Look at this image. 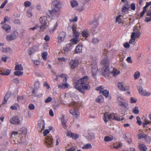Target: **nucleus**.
Segmentation results:
<instances>
[{"instance_id":"a211bd4d","label":"nucleus","mask_w":151,"mask_h":151,"mask_svg":"<svg viewBox=\"0 0 151 151\" xmlns=\"http://www.w3.org/2000/svg\"><path fill=\"white\" fill-rule=\"evenodd\" d=\"M124 99L120 96H118L117 97V102L120 106H126L127 104L125 103L124 101Z\"/></svg>"},{"instance_id":"4d7b16f0","label":"nucleus","mask_w":151,"mask_h":151,"mask_svg":"<svg viewBox=\"0 0 151 151\" xmlns=\"http://www.w3.org/2000/svg\"><path fill=\"white\" fill-rule=\"evenodd\" d=\"M43 86L45 87L47 89H49L50 88V86L48 84L47 81H45L44 82Z\"/></svg>"},{"instance_id":"cd10ccee","label":"nucleus","mask_w":151,"mask_h":151,"mask_svg":"<svg viewBox=\"0 0 151 151\" xmlns=\"http://www.w3.org/2000/svg\"><path fill=\"white\" fill-rule=\"evenodd\" d=\"M47 17L45 16H43L41 17L39 19V20L41 23V24H47Z\"/></svg>"},{"instance_id":"bb28decb","label":"nucleus","mask_w":151,"mask_h":151,"mask_svg":"<svg viewBox=\"0 0 151 151\" xmlns=\"http://www.w3.org/2000/svg\"><path fill=\"white\" fill-rule=\"evenodd\" d=\"M45 126V122L43 121H41L38 124V128L39 131L42 132Z\"/></svg>"},{"instance_id":"39448f33","label":"nucleus","mask_w":151,"mask_h":151,"mask_svg":"<svg viewBox=\"0 0 151 151\" xmlns=\"http://www.w3.org/2000/svg\"><path fill=\"white\" fill-rule=\"evenodd\" d=\"M76 25L75 24L73 25L72 27V29L73 34V36L75 37L72 39L70 41L73 42L75 44H77L79 41L78 38L79 36V33L76 31Z\"/></svg>"},{"instance_id":"f03ea898","label":"nucleus","mask_w":151,"mask_h":151,"mask_svg":"<svg viewBox=\"0 0 151 151\" xmlns=\"http://www.w3.org/2000/svg\"><path fill=\"white\" fill-rule=\"evenodd\" d=\"M74 96H75L72 97L73 101L69 105L70 106L74 107V109H70V113L77 117L79 116L80 113L77 109L81 106V103L80 102L75 101L74 99L76 98V100H77L78 97L77 95H74Z\"/></svg>"},{"instance_id":"a19ab883","label":"nucleus","mask_w":151,"mask_h":151,"mask_svg":"<svg viewBox=\"0 0 151 151\" xmlns=\"http://www.w3.org/2000/svg\"><path fill=\"white\" fill-rule=\"evenodd\" d=\"M113 139V137L112 136H105L104 138V140L105 142H109L112 141Z\"/></svg>"},{"instance_id":"b1692460","label":"nucleus","mask_w":151,"mask_h":151,"mask_svg":"<svg viewBox=\"0 0 151 151\" xmlns=\"http://www.w3.org/2000/svg\"><path fill=\"white\" fill-rule=\"evenodd\" d=\"M138 148L141 151H146L147 150V148L145 145L142 143L139 144Z\"/></svg>"},{"instance_id":"09e8293b","label":"nucleus","mask_w":151,"mask_h":151,"mask_svg":"<svg viewBox=\"0 0 151 151\" xmlns=\"http://www.w3.org/2000/svg\"><path fill=\"white\" fill-rule=\"evenodd\" d=\"M23 74V72L19 71H16L14 72V75L17 76H20L22 75Z\"/></svg>"},{"instance_id":"0eeeda50","label":"nucleus","mask_w":151,"mask_h":151,"mask_svg":"<svg viewBox=\"0 0 151 151\" xmlns=\"http://www.w3.org/2000/svg\"><path fill=\"white\" fill-rule=\"evenodd\" d=\"M18 33L16 31H14L9 35H7L6 39L8 41H10L16 39L18 36Z\"/></svg>"},{"instance_id":"a18cd8bd","label":"nucleus","mask_w":151,"mask_h":151,"mask_svg":"<svg viewBox=\"0 0 151 151\" xmlns=\"http://www.w3.org/2000/svg\"><path fill=\"white\" fill-rule=\"evenodd\" d=\"M134 34H133L132 35H131V39L129 40V44H132L135 41L136 39L134 38L133 37L134 35Z\"/></svg>"},{"instance_id":"f8f14e48","label":"nucleus","mask_w":151,"mask_h":151,"mask_svg":"<svg viewBox=\"0 0 151 151\" xmlns=\"http://www.w3.org/2000/svg\"><path fill=\"white\" fill-rule=\"evenodd\" d=\"M113 114H109L108 112L104 113L103 117V120L105 123H107L108 120L112 119Z\"/></svg>"},{"instance_id":"774afa93","label":"nucleus","mask_w":151,"mask_h":151,"mask_svg":"<svg viewBox=\"0 0 151 151\" xmlns=\"http://www.w3.org/2000/svg\"><path fill=\"white\" fill-rule=\"evenodd\" d=\"M28 107L29 109L30 110H32L34 109L35 106L33 104H30L29 106Z\"/></svg>"},{"instance_id":"49530a36","label":"nucleus","mask_w":151,"mask_h":151,"mask_svg":"<svg viewBox=\"0 0 151 151\" xmlns=\"http://www.w3.org/2000/svg\"><path fill=\"white\" fill-rule=\"evenodd\" d=\"M92 147L91 145V144L88 143L84 145L82 147L83 149H88Z\"/></svg>"},{"instance_id":"7c9ffc66","label":"nucleus","mask_w":151,"mask_h":151,"mask_svg":"<svg viewBox=\"0 0 151 151\" xmlns=\"http://www.w3.org/2000/svg\"><path fill=\"white\" fill-rule=\"evenodd\" d=\"M104 101V97L103 95L99 96L96 99V101L98 103H101Z\"/></svg>"},{"instance_id":"37998d69","label":"nucleus","mask_w":151,"mask_h":151,"mask_svg":"<svg viewBox=\"0 0 151 151\" xmlns=\"http://www.w3.org/2000/svg\"><path fill=\"white\" fill-rule=\"evenodd\" d=\"M47 26V24H41L40 27V32H42L46 29Z\"/></svg>"},{"instance_id":"473e14b6","label":"nucleus","mask_w":151,"mask_h":151,"mask_svg":"<svg viewBox=\"0 0 151 151\" xmlns=\"http://www.w3.org/2000/svg\"><path fill=\"white\" fill-rule=\"evenodd\" d=\"M82 45L79 44L76 47L75 49L76 53H78L81 52L82 51Z\"/></svg>"},{"instance_id":"c85d7f7f","label":"nucleus","mask_w":151,"mask_h":151,"mask_svg":"<svg viewBox=\"0 0 151 151\" xmlns=\"http://www.w3.org/2000/svg\"><path fill=\"white\" fill-rule=\"evenodd\" d=\"M2 28L3 29L5 30L7 32H9L11 31V27L9 25L6 24H4L2 25Z\"/></svg>"},{"instance_id":"ea45409f","label":"nucleus","mask_w":151,"mask_h":151,"mask_svg":"<svg viewBox=\"0 0 151 151\" xmlns=\"http://www.w3.org/2000/svg\"><path fill=\"white\" fill-rule=\"evenodd\" d=\"M132 111L133 113L136 114H139V111L138 107L137 106L134 107L133 108L132 110Z\"/></svg>"},{"instance_id":"de8ad7c7","label":"nucleus","mask_w":151,"mask_h":151,"mask_svg":"<svg viewBox=\"0 0 151 151\" xmlns=\"http://www.w3.org/2000/svg\"><path fill=\"white\" fill-rule=\"evenodd\" d=\"M32 10V7H30L28 11L27 12V15L29 17H31L32 16L31 10Z\"/></svg>"},{"instance_id":"8fccbe9b","label":"nucleus","mask_w":151,"mask_h":151,"mask_svg":"<svg viewBox=\"0 0 151 151\" xmlns=\"http://www.w3.org/2000/svg\"><path fill=\"white\" fill-rule=\"evenodd\" d=\"M42 57L44 60H46L47 57V52H43L42 54Z\"/></svg>"},{"instance_id":"f704fd0d","label":"nucleus","mask_w":151,"mask_h":151,"mask_svg":"<svg viewBox=\"0 0 151 151\" xmlns=\"http://www.w3.org/2000/svg\"><path fill=\"white\" fill-rule=\"evenodd\" d=\"M120 72L116 69L114 68L113 71L111 72L112 75L114 76H115L120 74Z\"/></svg>"},{"instance_id":"052dcab7","label":"nucleus","mask_w":151,"mask_h":151,"mask_svg":"<svg viewBox=\"0 0 151 151\" xmlns=\"http://www.w3.org/2000/svg\"><path fill=\"white\" fill-rule=\"evenodd\" d=\"M12 81L17 84H18L19 83V79L17 78H14L13 80Z\"/></svg>"},{"instance_id":"58836bf2","label":"nucleus","mask_w":151,"mask_h":151,"mask_svg":"<svg viewBox=\"0 0 151 151\" xmlns=\"http://www.w3.org/2000/svg\"><path fill=\"white\" fill-rule=\"evenodd\" d=\"M122 16L121 15H118L116 17V22H118L119 24H121L122 22V20L121 18V17Z\"/></svg>"},{"instance_id":"412c9836","label":"nucleus","mask_w":151,"mask_h":151,"mask_svg":"<svg viewBox=\"0 0 151 151\" xmlns=\"http://www.w3.org/2000/svg\"><path fill=\"white\" fill-rule=\"evenodd\" d=\"M36 47L35 46H33L32 47H29L27 50L29 55H31L33 53H34L36 51Z\"/></svg>"},{"instance_id":"dca6fc26","label":"nucleus","mask_w":151,"mask_h":151,"mask_svg":"<svg viewBox=\"0 0 151 151\" xmlns=\"http://www.w3.org/2000/svg\"><path fill=\"white\" fill-rule=\"evenodd\" d=\"M123 137L130 144L132 142L131 136V134L129 133H127L123 134Z\"/></svg>"},{"instance_id":"79ce46f5","label":"nucleus","mask_w":151,"mask_h":151,"mask_svg":"<svg viewBox=\"0 0 151 151\" xmlns=\"http://www.w3.org/2000/svg\"><path fill=\"white\" fill-rule=\"evenodd\" d=\"M140 73L139 71H136L134 75V77L135 80L137 79L140 76Z\"/></svg>"},{"instance_id":"864d4df0","label":"nucleus","mask_w":151,"mask_h":151,"mask_svg":"<svg viewBox=\"0 0 151 151\" xmlns=\"http://www.w3.org/2000/svg\"><path fill=\"white\" fill-rule=\"evenodd\" d=\"M31 4V3L29 1H26L24 3V6L26 7H27L29 6Z\"/></svg>"},{"instance_id":"7ed1b4c3","label":"nucleus","mask_w":151,"mask_h":151,"mask_svg":"<svg viewBox=\"0 0 151 151\" xmlns=\"http://www.w3.org/2000/svg\"><path fill=\"white\" fill-rule=\"evenodd\" d=\"M60 78L62 79L63 83L61 84L58 85V88L63 89L68 88L69 85L66 82L67 80V75L65 74H62L59 75H58L56 76V78L55 79V80L59 81Z\"/></svg>"},{"instance_id":"f257e3e1","label":"nucleus","mask_w":151,"mask_h":151,"mask_svg":"<svg viewBox=\"0 0 151 151\" xmlns=\"http://www.w3.org/2000/svg\"><path fill=\"white\" fill-rule=\"evenodd\" d=\"M89 79L87 76H85L77 81L73 82L75 88L81 93H83L84 90H88L90 89L89 85L87 84Z\"/></svg>"},{"instance_id":"6e6552de","label":"nucleus","mask_w":151,"mask_h":151,"mask_svg":"<svg viewBox=\"0 0 151 151\" xmlns=\"http://www.w3.org/2000/svg\"><path fill=\"white\" fill-rule=\"evenodd\" d=\"M89 24L91 25V31L93 33L96 31V27L98 26L99 22L97 20H95L93 22L90 21L89 22Z\"/></svg>"},{"instance_id":"5701e85b","label":"nucleus","mask_w":151,"mask_h":151,"mask_svg":"<svg viewBox=\"0 0 151 151\" xmlns=\"http://www.w3.org/2000/svg\"><path fill=\"white\" fill-rule=\"evenodd\" d=\"M11 70H9L8 69H6L5 70H0V74L4 75H9L11 73Z\"/></svg>"},{"instance_id":"20e7f679","label":"nucleus","mask_w":151,"mask_h":151,"mask_svg":"<svg viewBox=\"0 0 151 151\" xmlns=\"http://www.w3.org/2000/svg\"><path fill=\"white\" fill-rule=\"evenodd\" d=\"M110 62L108 57L103 59L101 62V64L103 67L102 73L104 75H107L109 73Z\"/></svg>"},{"instance_id":"9b49d317","label":"nucleus","mask_w":151,"mask_h":151,"mask_svg":"<svg viewBox=\"0 0 151 151\" xmlns=\"http://www.w3.org/2000/svg\"><path fill=\"white\" fill-rule=\"evenodd\" d=\"M10 122L12 124L17 125L20 123V121L19 117L16 116H12L10 119Z\"/></svg>"},{"instance_id":"a878e982","label":"nucleus","mask_w":151,"mask_h":151,"mask_svg":"<svg viewBox=\"0 0 151 151\" xmlns=\"http://www.w3.org/2000/svg\"><path fill=\"white\" fill-rule=\"evenodd\" d=\"M134 32H133L132 33V35L133 34H134L133 37L134 38L137 39L141 35V33L139 30L135 31L134 29Z\"/></svg>"},{"instance_id":"72a5a7b5","label":"nucleus","mask_w":151,"mask_h":151,"mask_svg":"<svg viewBox=\"0 0 151 151\" xmlns=\"http://www.w3.org/2000/svg\"><path fill=\"white\" fill-rule=\"evenodd\" d=\"M65 116H64L63 115L62 116V117L61 118V121L62 122V125L63 127L65 129L66 128V124L67 122V120L66 119H65Z\"/></svg>"},{"instance_id":"4be33fe9","label":"nucleus","mask_w":151,"mask_h":151,"mask_svg":"<svg viewBox=\"0 0 151 151\" xmlns=\"http://www.w3.org/2000/svg\"><path fill=\"white\" fill-rule=\"evenodd\" d=\"M118 86L121 90L122 91H127L129 89V88L128 86L124 87L123 84L121 82L118 83Z\"/></svg>"},{"instance_id":"1a4fd4ad","label":"nucleus","mask_w":151,"mask_h":151,"mask_svg":"<svg viewBox=\"0 0 151 151\" xmlns=\"http://www.w3.org/2000/svg\"><path fill=\"white\" fill-rule=\"evenodd\" d=\"M91 72L93 76H95L97 73L98 68L97 63L95 61H93L91 65Z\"/></svg>"},{"instance_id":"13d9d810","label":"nucleus","mask_w":151,"mask_h":151,"mask_svg":"<svg viewBox=\"0 0 151 151\" xmlns=\"http://www.w3.org/2000/svg\"><path fill=\"white\" fill-rule=\"evenodd\" d=\"M12 134L11 135V137H14L18 134V132L16 131H12Z\"/></svg>"},{"instance_id":"e2e57ef3","label":"nucleus","mask_w":151,"mask_h":151,"mask_svg":"<svg viewBox=\"0 0 151 151\" xmlns=\"http://www.w3.org/2000/svg\"><path fill=\"white\" fill-rule=\"evenodd\" d=\"M58 59L60 61H63L64 62H65L67 61V59L64 57L58 58Z\"/></svg>"},{"instance_id":"2f4dec72","label":"nucleus","mask_w":151,"mask_h":151,"mask_svg":"<svg viewBox=\"0 0 151 151\" xmlns=\"http://www.w3.org/2000/svg\"><path fill=\"white\" fill-rule=\"evenodd\" d=\"M149 118L151 120V113L149 115ZM151 123V121L148 120L147 119H145L144 122L143 123V124L144 126H145L146 125L149 124Z\"/></svg>"},{"instance_id":"c03bdc74","label":"nucleus","mask_w":151,"mask_h":151,"mask_svg":"<svg viewBox=\"0 0 151 151\" xmlns=\"http://www.w3.org/2000/svg\"><path fill=\"white\" fill-rule=\"evenodd\" d=\"M71 6L73 7H74L78 5L77 2L76 1H72L70 2Z\"/></svg>"},{"instance_id":"2eb2a0df","label":"nucleus","mask_w":151,"mask_h":151,"mask_svg":"<svg viewBox=\"0 0 151 151\" xmlns=\"http://www.w3.org/2000/svg\"><path fill=\"white\" fill-rule=\"evenodd\" d=\"M60 3L58 0L54 1L52 3L51 6L52 8H55L57 9H60Z\"/></svg>"},{"instance_id":"6ab92c4d","label":"nucleus","mask_w":151,"mask_h":151,"mask_svg":"<svg viewBox=\"0 0 151 151\" xmlns=\"http://www.w3.org/2000/svg\"><path fill=\"white\" fill-rule=\"evenodd\" d=\"M66 135L67 136H69L75 139H76L79 137L78 135L76 134L72 133L71 132L69 131L67 132Z\"/></svg>"},{"instance_id":"6e6d98bb","label":"nucleus","mask_w":151,"mask_h":151,"mask_svg":"<svg viewBox=\"0 0 151 151\" xmlns=\"http://www.w3.org/2000/svg\"><path fill=\"white\" fill-rule=\"evenodd\" d=\"M145 139L146 142L147 143L149 144L151 142V137H148L147 135V137H146Z\"/></svg>"},{"instance_id":"0e129e2a","label":"nucleus","mask_w":151,"mask_h":151,"mask_svg":"<svg viewBox=\"0 0 151 151\" xmlns=\"http://www.w3.org/2000/svg\"><path fill=\"white\" fill-rule=\"evenodd\" d=\"M33 62L34 64L36 66L40 64V61L37 60H33Z\"/></svg>"},{"instance_id":"bf43d9fd","label":"nucleus","mask_w":151,"mask_h":151,"mask_svg":"<svg viewBox=\"0 0 151 151\" xmlns=\"http://www.w3.org/2000/svg\"><path fill=\"white\" fill-rule=\"evenodd\" d=\"M137 101V100L136 99L131 97L130 99V102L131 103H135Z\"/></svg>"},{"instance_id":"f3484780","label":"nucleus","mask_w":151,"mask_h":151,"mask_svg":"<svg viewBox=\"0 0 151 151\" xmlns=\"http://www.w3.org/2000/svg\"><path fill=\"white\" fill-rule=\"evenodd\" d=\"M65 37V33L63 32H60L58 37V42H61L63 41Z\"/></svg>"},{"instance_id":"c756f323","label":"nucleus","mask_w":151,"mask_h":151,"mask_svg":"<svg viewBox=\"0 0 151 151\" xmlns=\"http://www.w3.org/2000/svg\"><path fill=\"white\" fill-rule=\"evenodd\" d=\"M81 34L83 37L86 38L89 36V34L87 29H85L82 32Z\"/></svg>"},{"instance_id":"3c124183","label":"nucleus","mask_w":151,"mask_h":151,"mask_svg":"<svg viewBox=\"0 0 151 151\" xmlns=\"http://www.w3.org/2000/svg\"><path fill=\"white\" fill-rule=\"evenodd\" d=\"M113 114V117H112V119H115L116 120H118V121H120L121 120H123L124 119V118L123 117H122L121 119L120 118L118 117L117 116H114V114Z\"/></svg>"},{"instance_id":"4468645a","label":"nucleus","mask_w":151,"mask_h":151,"mask_svg":"<svg viewBox=\"0 0 151 151\" xmlns=\"http://www.w3.org/2000/svg\"><path fill=\"white\" fill-rule=\"evenodd\" d=\"M78 60H72L70 62V65L72 69H74L78 65Z\"/></svg>"},{"instance_id":"393cba45","label":"nucleus","mask_w":151,"mask_h":151,"mask_svg":"<svg viewBox=\"0 0 151 151\" xmlns=\"http://www.w3.org/2000/svg\"><path fill=\"white\" fill-rule=\"evenodd\" d=\"M15 65V70L21 71L23 70V68L21 64H19L18 63H16Z\"/></svg>"},{"instance_id":"423d86ee","label":"nucleus","mask_w":151,"mask_h":151,"mask_svg":"<svg viewBox=\"0 0 151 151\" xmlns=\"http://www.w3.org/2000/svg\"><path fill=\"white\" fill-rule=\"evenodd\" d=\"M45 143L47 147H50L53 145V139L50 134H48L45 137Z\"/></svg>"},{"instance_id":"5fc2aeb1","label":"nucleus","mask_w":151,"mask_h":151,"mask_svg":"<svg viewBox=\"0 0 151 151\" xmlns=\"http://www.w3.org/2000/svg\"><path fill=\"white\" fill-rule=\"evenodd\" d=\"M137 120V123L139 125H141L142 124V122L141 120L140 119L139 116H137L136 117Z\"/></svg>"},{"instance_id":"c9c22d12","label":"nucleus","mask_w":151,"mask_h":151,"mask_svg":"<svg viewBox=\"0 0 151 151\" xmlns=\"http://www.w3.org/2000/svg\"><path fill=\"white\" fill-rule=\"evenodd\" d=\"M137 136L138 137V138L139 139H141L145 138L147 137V135L145 134L142 133H138L137 134Z\"/></svg>"},{"instance_id":"aec40b11","label":"nucleus","mask_w":151,"mask_h":151,"mask_svg":"<svg viewBox=\"0 0 151 151\" xmlns=\"http://www.w3.org/2000/svg\"><path fill=\"white\" fill-rule=\"evenodd\" d=\"M137 88L139 93L141 94H150L149 93L147 92L145 90H143L142 87L140 86H137Z\"/></svg>"},{"instance_id":"ddd939ff","label":"nucleus","mask_w":151,"mask_h":151,"mask_svg":"<svg viewBox=\"0 0 151 151\" xmlns=\"http://www.w3.org/2000/svg\"><path fill=\"white\" fill-rule=\"evenodd\" d=\"M104 87L102 86H100L96 88V90L97 91H99V93L102 94H109V92L107 90H104Z\"/></svg>"},{"instance_id":"9d476101","label":"nucleus","mask_w":151,"mask_h":151,"mask_svg":"<svg viewBox=\"0 0 151 151\" xmlns=\"http://www.w3.org/2000/svg\"><path fill=\"white\" fill-rule=\"evenodd\" d=\"M52 10H49V12L52 17H58L60 13V9L52 8Z\"/></svg>"},{"instance_id":"e433bc0d","label":"nucleus","mask_w":151,"mask_h":151,"mask_svg":"<svg viewBox=\"0 0 151 151\" xmlns=\"http://www.w3.org/2000/svg\"><path fill=\"white\" fill-rule=\"evenodd\" d=\"M19 132H20L19 134H25L27 133V129L24 127H23L20 129Z\"/></svg>"},{"instance_id":"603ef678","label":"nucleus","mask_w":151,"mask_h":151,"mask_svg":"<svg viewBox=\"0 0 151 151\" xmlns=\"http://www.w3.org/2000/svg\"><path fill=\"white\" fill-rule=\"evenodd\" d=\"M35 88L36 89H38L40 87V83L38 81L36 82L34 84Z\"/></svg>"},{"instance_id":"4c0bfd02","label":"nucleus","mask_w":151,"mask_h":151,"mask_svg":"<svg viewBox=\"0 0 151 151\" xmlns=\"http://www.w3.org/2000/svg\"><path fill=\"white\" fill-rule=\"evenodd\" d=\"M122 144L121 142L117 143L116 144H114L113 145V147L116 149H118L119 147H121Z\"/></svg>"},{"instance_id":"680f3d73","label":"nucleus","mask_w":151,"mask_h":151,"mask_svg":"<svg viewBox=\"0 0 151 151\" xmlns=\"http://www.w3.org/2000/svg\"><path fill=\"white\" fill-rule=\"evenodd\" d=\"M8 2V1L7 0H5L4 2H3L2 4L1 5L0 8L1 9H2L3 8L4 6H5L6 4Z\"/></svg>"},{"instance_id":"69168bd1","label":"nucleus","mask_w":151,"mask_h":151,"mask_svg":"<svg viewBox=\"0 0 151 151\" xmlns=\"http://www.w3.org/2000/svg\"><path fill=\"white\" fill-rule=\"evenodd\" d=\"M129 9H128V8L123 6L122 8V11L123 12L125 13Z\"/></svg>"},{"instance_id":"338daca9","label":"nucleus","mask_w":151,"mask_h":151,"mask_svg":"<svg viewBox=\"0 0 151 151\" xmlns=\"http://www.w3.org/2000/svg\"><path fill=\"white\" fill-rule=\"evenodd\" d=\"M130 8L132 10L134 11L135 9V6L134 3H132L130 5Z\"/></svg>"}]
</instances>
